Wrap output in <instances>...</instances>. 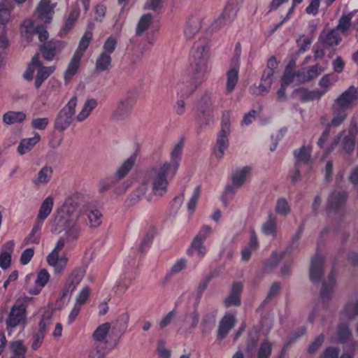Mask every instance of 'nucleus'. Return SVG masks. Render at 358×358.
Returning a JSON list of instances; mask_svg holds the SVG:
<instances>
[{
  "instance_id": "nucleus-1",
  "label": "nucleus",
  "mask_w": 358,
  "mask_h": 358,
  "mask_svg": "<svg viewBox=\"0 0 358 358\" xmlns=\"http://www.w3.org/2000/svg\"><path fill=\"white\" fill-rule=\"evenodd\" d=\"M182 149V142H178L170 152L169 160L157 162L145 171L141 182L131 194V204H136L143 199L151 202L154 196L161 197L166 194L169 180L178 170Z\"/></svg>"
},
{
  "instance_id": "nucleus-2",
  "label": "nucleus",
  "mask_w": 358,
  "mask_h": 358,
  "mask_svg": "<svg viewBox=\"0 0 358 358\" xmlns=\"http://www.w3.org/2000/svg\"><path fill=\"white\" fill-rule=\"evenodd\" d=\"M74 211V206L64 203L52 222L51 231L57 234L64 231L66 238L73 241L78 238L80 233V228L77 224L79 217L90 228H96L102 223L103 215L97 208L83 207L79 214H76Z\"/></svg>"
},
{
  "instance_id": "nucleus-3",
  "label": "nucleus",
  "mask_w": 358,
  "mask_h": 358,
  "mask_svg": "<svg viewBox=\"0 0 358 358\" xmlns=\"http://www.w3.org/2000/svg\"><path fill=\"white\" fill-rule=\"evenodd\" d=\"M209 50V42L206 38L199 39L194 44L189 59L193 81L187 89L179 87L182 95L189 96L203 80L208 71Z\"/></svg>"
},
{
  "instance_id": "nucleus-4",
  "label": "nucleus",
  "mask_w": 358,
  "mask_h": 358,
  "mask_svg": "<svg viewBox=\"0 0 358 358\" xmlns=\"http://www.w3.org/2000/svg\"><path fill=\"white\" fill-rule=\"evenodd\" d=\"M55 70V67L54 66H43L39 59V57L35 55L28 64L27 69L23 73V78L26 80L31 81L34 78V74L36 73L34 86L36 89H38L42 85L43 83L53 73Z\"/></svg>"
},
{
  "instance_id": "nucleus-5",
  "label": "nucleus",
  "mask_w": 358,
  "mask_h": 358,
  "mask_svg": "<svg viewBox=\"0 0 358 358\" xmlns=\"http://www.w3.org/2000/svg\"><path fill=\"white\" fill-rule=\"evenodd\" d=\"M31 298L24 296L18 299L10 308L8 317L6 319V325L8 331L17 327H25L27 323V300Z\"/></svg>"
},
{
  "instance_id": "nucleus-6",
  "label": "nucleus",
  "mask_w": 358,
  "mask_h": 358,
  "mask_svg": "<svg viewBox=\"0 0 358 358\" xmlns=\"http://www.w3.org/2000/svg\"><path fill=\"white\" fill-rule=\"evenodd\" d=\"M311 145H303L294 152L296 158V171L292 176V179L294 182L297 181L301 174H306L311 169L312 159H311Z\"/></svg>"
},
{
  "instance_id": "nucleus-7",
  "label": "nucleus",
  "mask_w": 358,
  "mask_h": 358,
  "mask_svg": "<svg viewBox=\"0 0 358 358\" xmlns=\"http://www.w3.org/2000/svg\"><path fill=\"white\" fill-rule=\"evenodd\" d=\"M78 103L77 96H73L57 114L54 125L56 130L64 131L71 124Z\"/></svg>"
},
{
  "instance_id": "nucleus-8",
  "label": "nucleus",
  "mask_w": 358,
  "mask_h": 358,
  "mask_svg": "<svg viewBox=\"0 0 358 358\" xmlns=\"http://www.w3.org/2000/svg\"><path fill=\"white\" fill-rule=\"evenodd\" d=\"M20 34L23 38L27 42L31 41L33 35L37 34L41 41H45L48 38L47 30L42 26H36L34 22L31 19L25 20L20 27Z\"/></svg>"
},
{
  "instance_id": "nucleus-9",
  "label": "nucleus",
  "mask_w": 358,
  "mask_h": 358,
  "mask_svg": "<svg viewBox=\"0 0 358 358\" xmlns=\"http://www.w3.org/2000/svg\"><path fill=\"white\" fill-rule=\"evenodd\" d=\"M134 106V101L130 96H124L119 99L112 113V117L116 120H124L129 117Z\"/></svg>"
},
{
  "instance_id": "nucleus-10",
  "label": "nucleus",
  "mask_w": 358,
  "mask_h": 358,
  "mask_svg": "<svg viewBox=\"0 0 358 358\" xmlns=\"http://www.w3.org/2000/svg\"><path fill=\"white\" fill-rule=\"evenodd\" d=\"M357 101H358V91L355 87H350L336 99L333 105L346 110L352 107Z\"/></svg>"
},
{
  "instance_id": "nucleus-11",
  "label": "nucleus",
  "mask_w": 358,
  "mask_h": 358,
  "mask_svg": "<svg viewBox=\"0 0 358 358\" xmlns=\"http://www.w3.org/2000/svg\"><path fill=\"white\" fill-rule=\"evenodd\" d=\"M55 4L51 0H40L36 8L38 18L44 23H50L55 13Z\"/></svg>"
},
{
  "instance_id": "nucleus-12",
  "label": "nucleus",
  "mask_w": 358,
  "mask_h": 358,
  "mask_svg": "<svg viewBox=\"0 0 358 358\" xmlns=\"http://www.w3.org/2000/svg\"><path fill=\"white\" fill-rule=\"evenodd\" d=\"M250 173L251 168L249 166L236 169L231 175V185L227 187V191L234 192L235 189L241 188L246 182Z\"/></svg>"
},
{
  "instance_id": "nucleus-13",
  "label": "nucleus",
  "mask_w": 358,
  "mask_h": 358,
  "mask_svg": "<svg viewBox=\"0 0 358 358\" xmlns=\"http://www.w3.org/2000/svg\"><path fill=\"white\" fill-rule=\"evenodd\" d=\"M69 262V257L66 254L50 252L47 257L48 264L52 267L53 271L56 274H59L66 268Z\"/></svg>"
},
{
  "instance_id": "nucleus-14",
  "label": "nucleus",
  "mask_w": 358,
  "mask_h": 358,
  "mask_svg": "<svg viewBox=\"0 0 358 358\" xmlns=\"http://www.w3.org/2000/svg\"><path fill=\"white\" fill-rule=\"evenodd\" d=\"M53 176V169L52 166H43L31 179V183L36 187H42L46 186L52 180Z\"/></svg>"
},
{
  "instance_id": "nucleus-15",
  "label": "nucleus",
  "mask_w": 358,
  "mask_h": 358,
  "mask_svg": "<svg viewBox=\"0 0 358 358\" xmlns=\"http://www.w3.org/2000/svg\"><path fill=\"white\" fill-rule=\"evenodd\" d=\"M202 24V17L199 14H194L188 18L185 29L184 35L187 39L193 38L200 31Z\"/></svg>"
},
{
  "instance_id": "nucleus-16",
  "label": "nucleus",
  "mask_w": 358,
  "mask_h": 358,
  "mask_svg": "<svg viewBox=\"0 0 358 358\" xmlns=\"http://www.w3.org/2000/svg\"><path fill=\"white\" fill-rule=\"evenodd\" d=\"M54 206V197L49 195L41 202L35 222L44 224L45 220L51 214Z\"/></svg>"
},
{
  "instance_id": "nucleus-17",
  "label": "nucleus",
  "mask_w": 358,
  "mask_h": 358,
  "mask_svg": "<svg viewBox=\"0 0 358 358\" xmlns=\"http://www.w3.org/2000/svg\"><path fill=\"white\" fill-rule=\"evenodd\" d=\"M327 66H322L317 64L297 73V80L299 82L305 83L316 78L320 75Z\"/></svg>"
},
{
  "instance_id": "nucleus-18",
  "label": "nucleus",
  "mask_w": 358,
  "mask_h": 358,
  "mask_svg": "<svg viewBox=\"0 0 358 358\" xmlns=\"http://www.w3.org/2000/svg\"><path fill=\"white\" fill-rule=\"evenodd\" d=\"M293 95L303 102L317 101L322 97V93L319 92V90H309L306 88L296 89Z\"/></svg>"
},
{
  "instance_id": "nucleus-19",
  "label": "nucleus",
  "mask_w": 358,
  "mask_h": 358,
  "mask_svg": "<svg viewBox=\"0 0 358 358\" xmlns=\"http://www.w3.org/2000/svg\"><path fill=\"white\" fill-rule=\"evenodd\" d=\"M15 241L13 240L6 242L1 248L0 253V267L6 269L10 266L11 255L13 252Z\"/></svg>"
},
{
  "instance_id": "nucleus-20",
  "label": "nucleus",
  "mask_w": 358,
  "mask_h": 358,
  "mask_svg": "<svg viewBox=\"0 0 358 358\" xmlns=\"http://www.w3.org/2000/svg\"><path fill=\"white\" fill-rule=\"evenodd\" d=\"M64 46V44L62 41H51L43 47L41 50L43 57L46 60L51 61Z\"/></svg>"
},
{
  "instance_id": "nucleus-21",
  "label": "nucleus",
  "mask_w": 358,
  "mask_h": 358,
  "mask_svg": "<svg viewBox=\"0 0 358 358\" xmlns=\"http://www.w3.org/2000/svg\"><path fill=\"white\" fill-rule=\"evenodd\" d=\"M27 115L22 111L9 110L2 115V122L4 125L10 126L15 124L22 123Z\"/></svg>"
},
{
  "instance_id": "nucleus-22",
  "label": "nucleus",
  "mask_w": 358,
  "mask_h": 358,
  "mask_svg": "<svg viewBox=\"0 0 358 358\" xmlns=\"http://www.w3.org/2000/svg\"><path fill=\"white\" fill-rule=\"evenodd\" d=\"M136 162V156L133 155L124 160L115 171L117 179L121 180L125 178L134 167Z\"/></svg>"
},
{
  "instance_id": "nucleus-23",
  "label": "nucleus",
  "mask_w": 358,
  "mask_h": 358,
  "mask_svg": "<svg viewBox=\"0 0 358 358\" xmlns=\"http://www.w3.org/2000/svg\"><path fill=\"white\" fill-rule=\"evenodd\" d=\"M235 322V316L231 313H227L220 321L218 329V336L220 338L225 337L234 326Z\"/></svg>"
},
{
  "instance_id": "nucleus-24",
  "label": "nucleus",
  "mask_w": 358,
  "mask_h": 358,
  "mask_svg": "<svg viewBox=\"0 0 358 358\" xmlns=\"http://www.w3.org/2000/svg\"><path fill=\"white\" fill-rule=\"evenodd\" d=\"M50 273L46 270L39 271L35 280V286L34 288L29 289V292L31 294H38L50 280Z\"/></svg>"
},
{
  "instance_id": "nucleus-25",
  "label": "nucleus",
  "mask_w": 358,
  "mask_h": 358,
  "mask_svg": "<svg viewBox=\"0 0 358 358\" xmlns=\"http://www.w3.org/2000/svg\"><path fill=\"white\" fill-rule=\"evenodd\" d=\"M97 106V101L94 99H87L82 106L78 114L76 117V120L78 122L85 121L91 115L92 111Z\"/></svg>"
},
{
  "instance_id": "nucleus-26",
  "label": "nucleus",
  "mask_w": 358,
  "mask_h": 358,
  "mask_svg": "<svg viewBox=\"0 0 358 358\" xmlns=\"http://www.w3.org/2000/svg\"><path fill=\"white\" fill-rule=\"evenodd\" d=\"M242 285L236 282L232 285L229 295L225 299L224 303L227 307L238 306L241 303L240 295L242 292Z\"/></svg>"
},
{
  "instance_id": "nucleus-27",
  "label": "nucleus",
  "mask_w": 358,
  "mask_h": 358,
  "mask_svg": "<svg viewBox=\"0 0 358 358\" xmlns=\"http://www.w3.org/2000/svg\"><path fill=\"white\" fill-rule=\"evenodd\" d=\"M40 140L41 136L37 133H35L33 137L22 139L17 147L18 153L20 155L28 153L40 141Z\"/></svg>"
},
{
  "instance_id": "nucleus-28",
  "label": "nucleus",
  "mask_w": 358,
  "mask_h": 358,
  "mask_svg": "<svg viewBox=\"0 0 358 358\" xmlns=\"http://www.w3.org/2000/svg\"><path fill=\"white\" fill-rule=\"evenodd\" d=\"M85 275V270L77 268L74 270L68 278L66 284L67 292L72 293L76 287L80 284Z\"/></svg>"
},
{
  "instance_id": "nucleus-29",
  "label": "nucleus",
  "mask_w": 358,
  "mask_h": 358,
  "mask_svg": "<svg viewBox=\"0 0 358 358\" xmlns=\"http://www.w3.org/2000/svg\"><path fill=\"white\" fill-rule=\"evenodd\" d=\"M82 58L79 56L73 55L71 61L69 62L66 71L64 73V79L66 83H69L73 77L77 73Z\"/></svg>"
},
{
  "instance_id": "nucleus-30",
  "label": "nucleus",
  "mask_w": 358,
  "mask_h": 358,
  "mask_svg": "<svg viewBox=\"0 0 358 358\" xmlns=\"http://www.w3.org/2000/svg\"><path fill=\"white\" fill-rule=\"evenodd\" d=\"M41 316L38 323V330L47 333L52 324L53 311L50 308H43L41 310Z\"/></svg>"
},
{
  "instance_id": "nucleus-31",
  "label": "nucleus",
  "mask_w": 358,
  "mask_h": 358,
  "mask_svg": "<svg viewBox=\"0 0 358 358\" xmlns=\"http://www.w3.org/2000/svg\"><path fill=\"white\" fill-rule=\"evenodd\" d=\"M323 264L324 258L321 256H317L312 260L310 268V277L312 281H317L322 276Z\"/></svg>"
},
{
  "instance_id": "nucleus-32",
  "label": "nucleus",
  "mask_w": 358,
  "mask_h": 358,
  "mask_svg": "<svg viewBox=\"0 0 358 358\" xmlns=\"http://www.w3.org/2000/svg\"><path fill=\"white\" fill-rule=\"evenodd\" d=\"M331 108L333 112L332 118L327 127L329 128L331 127H339L346 120L348 116L347 112L343 108H340L339 107L334 105H332Z\"/></svg>"
},
{
  "instance_id": "nucleus-33",
  "label": "nucleus",
  "mask_w": 358,
  "mask_h": 358,
  "mask_svg": "<svg viewBox=\"0 0 358 358\" xmlns=\"http://www.w3.org/2000/svg\"><path fill=\"white\" fill-rule=\"evenodd\" d=\"M349 134L345 136L342 141L343 149L346 152L353 151L355 148V138L357 133V129L355 124H350L349 127Z\"/></svg>"
},
{
  "instance_id": "nucleus-34",
  "label": "nucleus",
  "mask_w": 358,
  "mask_h": 358,
  "mask_svg": "<svg viewBox=\"0 0 358 358\" xmlns=\"http://www.w3.org/2000/svg\"><path fill=\"white\" fill-rule=\"evenodd\" d=\"M43 224L34 222V226L28 234L24 238V243L25 245L29 244H38L41 236V229Z\"/></svg>"
},
{
  "instance_id": "nucleus-35",
  "label": "nucleus",
  "mask_w": 358,
  "mask_h": 358,
  "mask_svg": "<svg viewBox=\"0 0 358 358\" xmlns=\"http://www.w3.org/2000/svg\"><path fill=\"white\" fill-rule=\"evenodd\" d=\"M337 81L338 76L333 73H327L323 76L319 81V85L321 87L319 92L322 93L323 96Z\"/></svg>"
},
{
  "instance_id": "nucleus-36",
  "label": "nucleus",
  "mask_w": 358,
  "mask_h": 358,
  "mask_svg": "<svg viewBox=\"0 0 358 358\" xmlns=\"http://www.w3.org/2000/svg\"><path fill=\"white\" fill-rule=\"evenodd\" d=\"M238 81V68H231L227 73L226 91L227 94L231 93Z\"/></svg>"
},
{
  "instance_id": "nucleus-37",
  "label": "nucleus",
  "mask_w": 358,
  "mask_h": 358,
  "mask_svg": "<svg viewBox=\"0 0 358 358\" xmlns=\"http://www.w3.org/2000/svg\"><path fill=\"white\" fill-rule=\"evenodd\" d=\"M273 72L271 70H265L262 76L261 83L255 94H262L268 92L273 82Z\"/></svg>"
},
{
  "instance_id": "nucleus-38",
  "label": "nucleus",
  "mask_w": 358,
  "mask_h": 358,
  "mask_svg": "<svg viewBox=\"0 0 358 358\" xmlns=\"http://www.w3.org/2000/svg\"><path fill=\"white\" fill-rule=\"evenodd\" d=\"M235 15L236 11H234L233 8H230L229 6H227L221 15L213 24V29H220L227 21H231Z\"/></svg>"
},
{
  "instance_id": "nucleus-39",
  "label": "nucleus",
  "mask_w": 358,
  "mask_h": 358,
  "mask_svg": "<svg viewBox=\"0 0 358 358\" xmlns=\"http://www.w3.org/2000/svg\"><path fill=\"white\" fill-rule=\"evenodd\" d=\"M153 21V16L150 13H146L143 15L136 25V34L138 36L142 35L145 31H147Z\"/></svg>"
},
{
  "instance_id": "nucleus-40",
  "label": "nucleus",
  "mask_w": 358,
  "mask_h": 358,
  "mask_svg": "<svg viewBox=\"0 0 358 358\" xmlns=\"http://www.w3.org/2000/svg\"><path fill=\"white\" fill-rule=\"evenodd\" d=\"M259 246V242L257 237L255 234H252L250 236V242L247 246H245L241 252V258L243 261H248L251 257L252 252L256 250Z\"/></svg>"
},
{
  "instance_id": "nucleus-41",
  "label": "nucleus",
  "mask_w": 358,
  "mask_h": 358,
  "mask_svg": "<svg viewBox=\"0 0 358 358\" xmlns=\"http://www.w3.org/2000/svg\"><path fill=\"white\" fill-rule=\"evenodd\" d=\"M92 39V33L91 31H86L80 40L78 47L76 50L73 55L82 58L84 52L88 48L90 41Z\"/></svg>"
},
{
  "instance_id": "nucleus-42",
  "label": "nucleus",
  "mask_w": 358,
  "mask_h": 358,
  "mask_svg": "<svg viewBox=\"0 0 358 358\" xmlns=\"http://www.w3.org/2000/svg\"><path fill=\"white\" fill-rule=\"evenodd\" d=\"M111 61L112 58L109 54L101 52L96 60V70L99 72L107 70L111 64Z\"/></svg>"
},
{
  "instance_id": "nucleus-43",
  "label": "nucleus",
  "mask_w": 358,
  "mask_h": 358,
  "mask_svg": "<svg viewBox=\"0 0 358 358\" xmlns=\"http://www.w3.org/2000/svg\"><path fill=\"white\" fill-rule=\"evenodd\" d=\"M189 251L191 254L196 255L200 258H203L207 253V249L204 245V241L195 238L193 239Z\"/></svg>"
},
{
  "instance_id": "nucleus-44",
  "label": "nucleus",
  "mask_w": 358,
  "mask_h": 358,
  "mask_svg": "<svg viewBox=\"0 0 358 358\" xmlns=\"http://www.w3.org/2000/svg\"><path fill=\"white\" fill-rule=\"evenodd\" d=\"M345 192H334L330 195L329 198V205L332 208H338L345 203Z\"/></svg>"
},
{
  "instance_id": "nucleus-45",
  "label": "nucleus",
  "mask_w": 358,
  "mask_h": 358,
  "mask_svg": "<svg viewBox=\"0 0 358 358\" xmlns=\"http://www.w3.org/2000/svg\"><path fill=\"white\" fill-rule=\"evenodd\" d=\"M110 324L107 322L97 327L93 334V337L96 343H103L106 344L105 339L108 334Z\"/></svg>"
},
{
  "instance_id": "nucleus-46",
  "label": "nucleus",
  "mask_w": 358,
  "mask_h": 358,
  "mask_svg": "<svg viewBox=\"0 0 358 358\" xmlns=\"http://www.w3.org/2000/svg\"><path fill=\"white\" fill-rule=\"evenodd\" d=\"M262 231L266 236H275L277 234V221L275 217H269L262 225Z\"/></svg>"
},
{
  "instance_id": "nucleus-47",
  "label": "nucleus",
  "mask_w": 358,
  "mask_h": 358,
  "mask_svg": "<svg viewBox=\"0 0 358 358\" xmlns=\"http://www.w3.org/2000/svg\"><path fill=\"white\" fill-rule=\"evenodd\" d=\"M322 41L324 45L332 46L338 45L341 41V38L337 30L334 29L322 36Z\"/></svg>"
},
{
  "instance_id": "nucleus-48",
  "label": "nucleus",
  "mask_w": 358,
  "mask_h": 358,
  "mask_svg": "<svg viewBox=\"0 0 358 358\" xmlns=\"http://www.w3.org/2000/svg\"><path fill=\"white\" fill-rule=\"evenodd\" d=\"M199 110L203 115L211 112L214 108V103L212 96L205 95L202 97L199 103Z\"/></svg>"
},
{
  "instance_id": "nucleus-49",
  "label": "nucleus",
  "mask_w": 358,
  "mask_h": 358,
  "mask_svg": "<svg viewBox=\"0 0 358 358\" xmlns=\"http://www.w3.org/2000/svg\"><path fill=\"white\" fill-rule=\"evenodd\" d=\"M10 348L13 352V355L10 358H24L26 348L24 346L22 341H16L11 343Z\"/></svg>"
},
{
  "instance_id": "nucleus-50",
  "label": "nucleus",
  "mask_w": 358,
  "mask_h": 358,
  "mask_svg": "<svg viewBox=\"0 0 358 358\" xmlns=\"http://www.w3.org/2000/svg\"><path fill=\"white\" fill-rule=\"evenodd\" d=\"M132 283L131 278L126 275L120 276L119 280L116 282V292L122 294L126 292V290L130 287Z\"/></svg>"
},
{
  "instance_id": "nucleus-51",
  "label": "nucleus",
  "mask_w": 358,
  "mask_h": 358,
  "mask_svg": "<svg viewBox=\"0 0 358 358\" xmlns=\"http://www.w3.org/2000/svg\"><path fill=\"white\" fill-rule=\"evenodd\" d=\"M275 209L278 214L282 215H286L290 213V206L287 201L284 198L278 199Z\"/></svg>"
},
{
  "instance_id": "nucleus-52",
  "label": "nucleus",
  "mask_w": 358,
  "mask_h": 358,
  "mask_svg": "<svg viewBox=\"0 0 358 358\" xmlns=\"http://www.w3.org/2000/svg\"><path fill=\"white\" fill-rule=\"evenodd\" d=\"M117 43V39L116 37L110 36L106 38L103 45V53H108L110 55L115 51Z\"/></svg>"
},
{
  "instance_id": "nucleus-53",
  "label": "nucleus",
  "mask_w": 358,
  "mask_h": 358,
  "mask_svg": "<svg viewBox=\"0 0 358 358\" xmlns=\"http://www.w3.org/2000/svg\"><path fill=\"white\" fill-rule=\"evenodd\" d=\"M91 289L89 286H83L76 297V303L82 306L87 300Z\"/></svg>"
},
{
  "instance_id": "nucleus-54",
  "label": "nucleus",
  "mask_w": 358,
  "mask_h": 358,
  "mask_svg": "<svg viewBox=\"0 0 358 358\" xmlns=\"http://www.w3.org/2000/svg\"><path fill=\"white\" fill-rule=\"evenodd\" d=\"M231 112L225 110L222 113L221 118V130L224 132H231Z\"/></svg>"
},
{
  "instance_id": "nucleus-55",
  "label": "nucleus",
  "mask_w": 358,
  "mask_h": 358,
  "mask_svg": "<svg viewBox=\"0 0 358 358\" xmlns=\"http://www.w3.org/2000/svg\"><path fill=\"white\" fill-rule=\"evenodd\" d=\"M297 248H298V238H293L292 241L291 242V244L286 249L285 251H284L281 253H279V254L277 252H274L273 254L272 260L274 262V264L276 265L278 264L277 258L278 257H279V258H282L286 253H291L294 249H296Z\"/></svg>"
},
{
  "instance_id": "nucleus-56",
  "label": "nucleus",
  "mask_w": 358,
  "mask_h": 358,
  "mask_svg": "<svg viewBox=\"0 0 358 358\" xmlns=\"http://www.w3.org/2000/svg\"><path fill=\"white\" fill-rule=\"evenodd\" d=\"M201 194V187L197 186L195 187L194 192L187 203V210L192 213L194 211L197 201Z\"/></svg>"
},
{
  "instance_id": "nucleus-57",
  "label": "nucleus",
  "mask_w": 358,
  "mask_h": 358,
  "mask_svg": "<svg viewBox=\"0 0 358 358\" xmlns=\"http://www.w3.org/2000/svg\"><path fill=\"white\" fill-rule=\"evenodd\" d=\"M48 117H36L31 120V126L34 129L44 130L49 124Z\"/></svg>"
},
{
  "instance_id": "nucleus-58",
  "label": "nucleus",
  "mask_w": 358,
  "mask_h": 358,
  "mask_svg": "<svg viewBox=\"0 0 358 358\" xmlns=\"http://www.w3.org/2000/svg\"><path fill=\"white\" fill-rule=\"evenodd\" d=\"M350 27L351 17L350 15H343L339 20L336 30L345 33L350 29Z\"/></svg>"
},
{
  "instance_id": "nucleus-59",
  "label": "nucleus",
  "mask_w": 358,
  "mask_h": 358,
  "mask_svg": "<svg viewBox=\"0 0 358 358\" xmlns=\"http://www.w3.org/2000/svg\"><path fill=\"white\" fill-rule=\"evenodd\" d=\"M271 350V344L267 341L263 342L259 349L257 358H269Z\"/></svg>"
},
{
  "instance_id": "nucleus-60",
  "label": "nucleus",
  "mask_w": 358,
  "mask_h": 358,
  "mask_svg": "<svg viewBox=\"0 0 358 358\" xmlns=\"http://www.w3.org/2000/svg\"><path fill=\"white\" fill-rule=\"evenodd\" d=\"M296 78H297V73H294L292 70L287 66L282 78V85L287 87L292 83Z\"/></svg>"
},
{
  "instance_id": "nucleus-61",
  "label": "nucleus",
  "mask_w": 358,
  "mask_h": 358,
  "mask_svg": "<svg viewBox=\"0 0 358 358\" xmlns=\"http://www.w3.org/2000/svg\"><path fill=\"white\" fill-rule=\"evenodd\" d=\"M213 229L208 225H203L199 231L196 236L194 238L195 239L205 241L206 238L212 234Z\"/></svg>"
},
{
  "instance_id": "nucleus-62",
  "label": "nucleus",
  "mask_w": 358,
  "mask_h": 358,
  "mask_svg": "<svg viewBox=\"0 0 358 358\" xmlns=\"http://www.w3.org/2000/svg\"><path fill=\"white\" fill-rule=\"evenodd\" d=\"M230 132H224L220 131L217 136V141L215 145H220L221 147H229L228 136Z\"/></svg>"
},
{
  "instance_id": "nucleus-63",
  "label": "nucleus",
  "mask_w": 358,
  "mask_h": 358,
  "mask_svg": "<svg viewBox=\"0 0 358 358\" xmlns=\"http://www.w3.org/2000/svg\"><path fill=\"white\" fill-rule=\"evenodd\" d=\"M34 255V249H32V248H27L26 250H24L22 252V255L20 256V263L22 265L27 264L28 263H29V262L32 259Z\"/></svg>"
},
{
  "instance_id": "nucleus-64",
  "label": "nucleus",
  "mask_w": 358,
  "mask_h": 358,
  "mask_svg": "<svg viewBox=\"0 0 358 358\" xmlns=\"http://www.w3.org/2000/svg\"><path fill=\"white\" fill-rule=\"evenodd\" d=\"M345 313L349 317H354L358 313V302H350L345 308Z\"/></svg>"
}]
</instances>
